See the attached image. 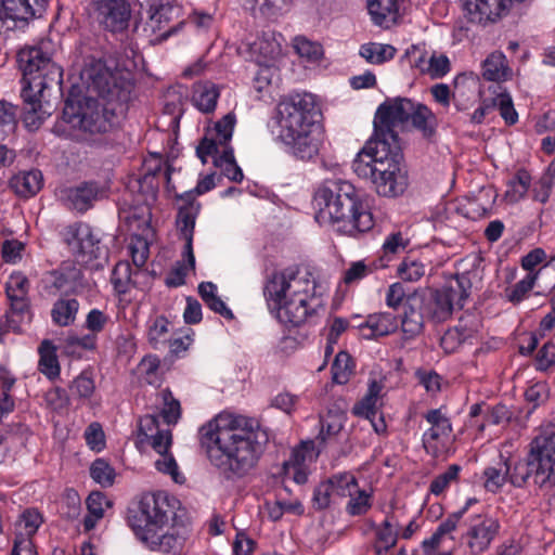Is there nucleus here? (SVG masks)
<instances>
[{
    "label": "nucleus",
    "instance_id": "obj_22",
    "mask_svg": "<svg viewBox=\"0 0 555 555\" xmlns=\"http://www.w3.org/2000/svg\"><path fill=\"white\" fill-rule=\"evenodd\" d=\"M459 526V514H450L443 521L439 524L436 531L429 539L422 543L425 555H433L436 551L454 545V537L452 533Z\"/></svg>",
    "mask_w": 555,
    "mask_h": 555
},
{
    "label": "nucleus",
    "instance_id": "obj_51",
    "mask_svg": "<svg viewBox=\"0 0 555 555\" xmlns=\"http://www.w3.org/2000/svg\"><path fill=\"white\" fill-rule=\"evenodd\" d=\"M42 519L38 512L34 509H26L22 516L21 520L17 522V528L21 532L16 533V535H24L31 538L38 530Z\"/></svg>",
    "mask_w": 555,
    "mask_h": 555
},
{
    "label": "nucleus",
    "instance_id": "obj_64",
    "mask_svg": "<svg viewBox=\"0 0 555 555\" xmlns=\"http://www.w3.org/2000/svg\"><path fill=\"white\" fill-rule=\"evenodd\" d=\"M87 444L92 450L100 451L104 447V433L99 423H92L88 426L85 433Z\"/></svg>",
    "mask_w": 555,
    "mask_h": 555
},
{
    "label": "nucleus",
    "instance_id": "obj_11",
    "mask_svg": "<svg viewBox=\"0 0 555 555\" xmlns=\"http://www.w3.org/2000/svg\"><path fill=\"white\" fill-rule=\"evenodd\" d=\"M414 102L406 98L386 100L382 103L374 118L375 141H385L390 146L400 145L395 128L410 120Z\"/></svg>",
    "mask_w": 555,
    "mask_h": 555
},
{
    "label": "nucleus",
    "instance_id": "obj_30",
    "mask_svg": "<svg viewBox=\"0 0 555 555\" xmlns=\"http://www.w3.org/2000/svg\"><path fill=\"white\" fill-rule=\"evenodd\" d=\"M425 418L431 425L423 435L424 447L428 449V443L431 440H438L440 437L449 436L452 431V426L449 418L442 414L440 409L428 411Z\"/></svg>",
    "mask_w": 555,
    "mask_h": 555
},
{
    "label": "nucleus",
    "instance_id": "obj_15",
    "mask_svg": "<svg viewBox=\"0 0 555 555\" xmlns=\"http://www.w3.org/2000/svg\"><path fill=\"white\" fill-rule=\"evenodd\" d=\"M179 199L184 202L180 207L177 223L181 228L182 235L185 240L184 254L188 258L190 268H194L195 258L192 248L193 231L195 227V219L199 211L201 205L194 199V191H188L178 196Z\"/></svg>",
    "mask_w": 555,
    "mask_h": 555
},
{
    "label": "nucleus",
    "instance_id": "obj_62",
    "mask_svg": "<svg viewBox=\"0 0 555 555\" xmlns=\"http://www.w3.org/2000/svg\"><path fill=\"white\" fill-rule=\"evenodd\" d=\"M409 244V240L404 238L400 232L389 234L384 244V255H395L405 249Z\"/></svg>",
    "mask_w": 555,
    "mask_h": 555
},
{
    "label": "nucleus",
    "instance_id": "obj_45",
    "mask_svg": "<svg viewBox=\"0 0 555 555\" xmlns=\"http://www.w3.org/2000/svg\"><path fill=\"white\" fill-rule=\"evenodd\" d=\"M90 475L92 479L100 483L102 487H111L114 483L115 470L114 468L103 459H96L91 467Z\"/></svg>",
    "mask_w": 555,
    "mask_h": 555
},
{
    "label": "nucleus",
    "instance_id": "obj_37",
    "mask_svg": "<svg viewBox=\"0 0 555 555\" xmlns=\"http://www.w3.org/2000/svg\"><path fill=\"white\" fill-rule=\"evenodd\" d=\"M482 76L489 81L504 80L508 76L509 68L506 65L505 55L502 52L491 53L482 63Z\"/></svg>",
    "mask_w": 555,
    "mask_h": 555
},
{
    "label": "nucleus",
    "instance_id": "obj_18",
    "mask_svg": "<svg viewBox=\"0 0 555 555\" xmlns=\"http://www.w3.org/2000/svg\"><path fill=\"white\" fill-rule=\"evenodd\" d=\"M94 3L105 29L119 33L128 27L130 5L127 0H94Z\"/></svg>",
    "mask_w": 555,
    "mask_h": 555
},
{
    "label": "nucleus",
    "instance_id": "obj_14",
    "mask_svg": "<svg viewBox=\"0 0 555 555\" xmlns=\"http://www.w3.org/2000/svg\"><path fill=\"white\" fill-rule=\"evenodd\" d=\"M106 196V188L96 181H85L61 191V199L65 206L79 214L88 211Z\"/></svg>",
    "mask_w": 555,
    "mask_h": 555
},
{
    "label": "nucleus",
    "instance_id": "obj_3",
    "mask_svg": "<svg viewBox=\"0 0 555 555\" xmlns=\"http://www.w3.org/2000/svg\"><path fill=\"white\" fill-rule=\"evenodd\" d=\"M184 513L180 502L159 491L144 494L129 517L135 538L150 551L182 555L185 542Z\"/></svg>",
    "mask_w": 555,
    "mask_h": 555
},
{
    "label": "nucleus",
    "instance_id": "obj_54",
    "mask_svg": "<svg viewBox=\"0 0 555 555\" xmlns=\"http://www.w3.org/2000/svg\"><path fill=\"white\" fill-rule=\"evenodd\" d=\"M349 498L350 500L346 506V509L352 516L363 515L371 507L370 494L365 490L358 488V492Z\"/></svg>",
    "mask_w": 555,
    "mask_h": 555
},
{
    "label": "nucleus",
    "instance_id": "obj_7",
    "mask_svg": "<svg viewBox=\"0 0 555 555\" xmlns=\"http://www.w3.org/2000/svg\"><path fill=\"white\" fill-rule=\"evenodd\" d=\"M17 63L23 73V119L29 130H36L49 115L41 103L44 91L53 87L61 88L63 69L43 50V43L22 49L17 54Z\"/></svg>",
    "mask_w": 555,
    "mask_h": 555
},
{
    "label": "nucleus",
    "instance_id": "obj_2",
    "mask_svg": "<svg viewBox=\"0 0 555 555\" xmlns=\"http://www.w3.org/2000/svg\"><path fill=\"white\" fill-rule=\"evenodd\" d=\"M199 440L219 474L236 480L256 467L269 437L254 418L219 414L201 427Z\"/></svg>",
    "mask_w": 555,
    "mask_h": 555
},
{
    "label": "nucleus",
    "instance_id": "obj_36",
    "mask_svg": "<svg viewBox=\"0 0 555 555\" xmlns=\"http://www.w3.org/2000/svg\"><path fill=\"white\" fill-rule=\"evenodd\" d=\"M79 309V302L75 298H60L52 308L51 317L59 326L72 324Z\"/></svg>",
    "mask_w": 555,
    "mask_h": 555
},
{
    "label": "nucleus",
    "instance_id": "obj_39",
    "mask_svg": "<svg viewBox=\"0 0 555 555\" xmlns=\"http://www.w3.org/2000/svg\"><path fill=\"white\" fill-rule=\"evenodd\" d=\"M345 414L343 412L328 411V413L321 418V430L317 437L321 444H325L328 440L336 437L344 427Z\"/></svg>",
    "mask_w": 555,
    "mask_h": 555
},
{
    "label": "nucleus",
    "instance_id": "obj_19",
    "mask_svg": "<svg viewBox=\"0 0 555 555\" xmlns=\"http://www.w3.org/2000/svg\"><path fill=\"white\" fill-rule=\"evenodd\" d=\"M531 459L539 463L540 469L552 479L555 486V431L538 436L530 444Z\"/></svg>",
    "mask_w": 555,
    "mask_h": 555
},
{
    "label": "nucleus",
    "instance_id": "obj_47",
    "mask_svg": "<svg viewBox=\"0 0 555 555\" xmlns=\"http://www.w3.org/2000/svg\"><path fill=\"white\" fill-rule=\"evenodd\" d=\"M17 107L7 101H0V138L15 130Z\"/></svg>",
    "mask_w": 555,
    "mask_h": 555
},
{
    "label": "nucleus",
    "instance_id": "obj_50",
    "mask_svg": "<svg viewBox=\"0 0 555 555\" xmlns=\"http://www.w3.org/2000/svg\"><path fill=\"white\" fill-rule=\"evenodd\" d=\"M492 105L494 106V109H499L500 115L502 116L506 124L514 125L517 121L518 114L514 108L513 101L509 94L500 93L495 99H493Z\"/></svg>",
    "mask_w": 555,
    "mask_h": 555
},
{
    "label": "nucleus",
    "instance_id": "obj_57",
    "mask_svg": "<svg viewBox=\"0 0 555 555\" xmlns=\"http://www.w3.org/2000/svg\"><path fill=\"white\" fill-rule=\"evenodd\" d=\"M250 51L254 54H259L263 60H271L279 53L280 49L279 44L263 36L250 44Z\"/></svg>",
    "mask_w": 555,
    "mask_h": 555
},
{
    "label": "nucleus",
    "instance_id": "obj_49",
    "mask_svg": "<svg viewBox=\"0 0 555 555\" xmlns=\"http://www.w3.org/2000/svg\"><path fill=\"white\" fill-rule=\"evenodd\" d=\"M131 281V268L128 262H119L115 266L111 282L114 288L119 294H126L128 292V285Z\"/></svg>",
    "mask_w": 555,
    "mask_h": 555
},
{
    "label": "nucleus",
    "instance_id": "obj_41",
    "mask_svg": "<svg viewBox=\"0 0 555 555\" xmlns=\"http://www.w3.org/2000/svg\"><path fill=\"white\" fill-rule=\"evenodd\" d=\"M95 391L92 375L83 371L69 385V397L79 400L90 399Z\"/></svg>",
    "mask_w": 555,
    "mask_h": 555
},
{
    "label": "nucleus",
    "instance_id": "obj_10",
    "mask_svg": "<svg viewBox=\"0 0 555 555\" xmlns=\"http://www.w3.org/2000/svg\"><path fill=\"white\" fill-rule=\"evenodd\" d=\"M469 280L465 276L456 278L454 284L435 289L427 297H423V309L426 318L435 323L447 321L453 313L454 307H463V302L468 297L467 287Z\"/></svg>",
    "mask_w": 555,
    "mask_h": 555
},
{
    "label": "nucleus",
    "instance_id": "obj_40",
    "mask_svg": "<svg viewBox=\"0 0 555 555\" xmlns=\"http://www.w3.org/2000/svg\"><path fill=\"white\" fill-rule=\"evenodd\" d=\"M382 389V383L372 380L366 396L353 406V413L366 418L374 417L376 415V401Z\"/></svg>",
    "mask_w": 555,
    "mask_h": 555
},
{
    "label": "nucleus",
    "instance_id": "obj_13",
    "mask_svg": "<svg viewBox=\"0 0 555 555\" xmlns=\"http://www.w3.org/2000/svg\"><path fill=\"white\" fill-rule=\"evenodd\" d=\"M48 0H1L0 23L8 30L23 29L46 12Z\"/></svg>",
    "mask_w": 555,
    "mask_h": 555
},
{
    "label": "nucleus",
    "instance_id": "obj_20",
    "mask_svg": "<svg viewBox=\"0 0 555 555\" xmlns=\"http://www.w3.org/2000/svg\"><path fill=\"white\" fill-rule=\"evenodd\" d=\"M479 321L475 317L461 318L459 325L449 328L440 338V346L446 353L455 352L461 345L473 338L478 332Z\"/></svg>",
    "mask_w": 555,
    "mask_h": 555
},
{
    "label": "nucleus",
    "instance_id": "obj_26",
    "mask_svg": "<svg viewBox=\"0 0 555 555\" xmlns=\"http://www.w3.org/2000/svg\"><path fill=\"white\" fill-rule=\"evenodd\" d=\"M29 288L28 279L22 273H13L10 275L7 284L5 292L8 299L10 300L11 309L14 312H26L27 294Z\"/></svg>",
    "mask_w": 555,
    "mask_h": 555
},
{
    "label": "nucleus",
    "instance_id": "obj_27",
    "mask_svg": "<svg viewBox=\"0 0 555 555\" xmlns=\"http://www.w3.org/2000/svg\"><path fill=\"white\" fill-rule=\"evenodd\" d=\"M367 10L373 22L384 28H389L399 18L398 0H367Z\"/></svg>",
    "mask_w": 555,
    "mask_h": 555
},
{
    "label": "nucleus",
    "instance_id": "obj_63",
    "mask_svg": "<svg viewBox=\"0 0 555 555\" xmlns=\"http://www.w3.org/2000/svg\"><path fill=\"white\" fill-rule=\"evenodd\" d=\"M537 367L541 371L547 370L555 363V344L547 341L537 353Z\"/></svg>",
    "mask_w": 555,
    "mask_h": 555
},
{
    "label": "nucleus",
    "instance_id": "obj_38",
    "mask_svg": "<svg viewBox=\"0 0 555 555\" xmlns=\"http://www.w3.org/2000/svg\"><path fill=\"white\" fill-rule=\"evenodd\" d=\"M396 51V48L390 44L370 42L361 46L360 55L371 64H383L392 60Z\"/></svg>",
    "mask_w": 555,
    "mask_h": 555
},
{
    "label": "nucleus",
    "instance_id": "obj_9",
    "mask_svg": "<svg viewBox=\"0 0 555 555\" xmlns=\"http://www.w3.org/2000/svg\"><path fill=\"white\" fill-rule=\"evenodd\" d=\"M375 171L372 183L378 195L389 198L402 195L409 181L401 145L375 141Z\"/></svg>",
    "mask_w": 555,
    "mask_h": 555
},
{
    "label": "nucleus",
    "instance_id": "obj_44",
    "mask_svg": "<svg viewBox=\"0 0 555 555\" xmlns=\"http://www.w3.org/2000/svg\"><path fill=\"white\" fill-rule=\"evenodd\" d=\"M353 371L352 360L349 353L340 351L336 354L332 365V377L336 384H346Z\"/></svg>",
    "mask_w": 555,
    "mask_h": 555
},
{
    "label": "nucleus",
    "instance_id": "obj_34",
    "mask_svg": "<svg viewBox=\"0 0 555 555\" xmlns=\"http://www.w3.org/2000/svg\"><path fill=\"white\" fill-rule=\"evenodd\" d=\"M39 370L49 379L60 375V364L56 356V348L50 340H43L39 347Z\"/></svg>",
    "mask_w": 555,
    "mask_h": 555
},
{
    "label": "nucleus",
    "instance_id": "obj_16",
    "mask_svg": "<svg viewBox=\"0 0 555 555\" xmlns=\"http://www.w3.org/2000/svg\"><path fill=\"white\" fill-rule=\"evenodd\" d=\"M539 463H535L531 455L525 460L515 462L513 465L509 463L508 480L515 487H522L528 483L529 480L538 486L542 490H550L554 486L550 475H545L543 469H540Z\"/></svg>",
    "mask_w": 555,
    "mask_h": 555
},
{
    "label": "nucleus",
    "instance_id": "obj_28",
    "mask_svg": "<svg viewBox=\"0 0 555 555\" xmlns=\"http://www.w3.org/2000/svg\"><path fill=\"white\" fill-rule=\"evenodd\" d=\"M220 90L211 81H199L193 87L192 102L201 112L208 114L216 109Z\"/></svg>",
    "mask_w": 555,
    "mask_h": 555
},
{
    "label": "nucleus",
    "instance_id": "obj_55",
    "mask_svg": "<svg viewBox=\"0 0 555 555\" xmlns=\"http://www.w3.org/2000/svg\"><path fill=\"white\" fill-rule=\"evenodd\" d=\"M334 495L333 486L327 480L321 482L313 491V507L319 511L327 508Z\"/></svg>",
    "mask_w": 555,
    "mask_h": 555
},
{
    "label": "nucleus",
    "instance_id": "obj_58",
    "mask_svg": "<svg viewBox=\"0 0 555 555\" xmlns=\"http://www.w3.org/2000/svg\"><path fill=\"white\" fill-rule=\"evenodd\" d=\"M537 274H527L525 279L517 282L514 287L507 294V297L513 302H519L522 300L525 295L532 289Z\"/></svg>",
    "mask_w": 555,
    "mask_h": 555
},
{
    "label": "nucleus",
    "instance_id": "obj_4",
    "mask_svg": "<svg viewBox=\"0 0 555 555\" xmlns=\"http://www.w3.org/2000/svg\"><path fill=\"white\" fill-rule=\"evenodd\" d=\"M317 282L307 269L287 268L275 272L266 283L263 294L268 306L281 323L300 326L321 306L315 297Z\"/></svg>",
    "mask_w": 555,
    "mask_h": 555
},
{
    "label": "nucleus",
    "instance_id": "obj_6",
    "mask_svg": "<svg viewBox=\"0 0 555 555\" xmlns=\"http://www.w3.org/2000/svg\"><path fill=\"white\" fill-rule=\"evenodd\" d=\"M315 220L335 227L336 231L354 235L374 227L372 214L359 201L356 188L341 179H327L313 196Z\"/></svg>",
    "mask_w": 555,
    "mask_h": 555
},
{
    "label": "nucleus",
    "instance_id": "obj_52",
    "mask_svg": "<svg viewBox=\"0 0 555 555\" xmlns=\"http://www.w3.org/2000/svg\"><path fill=\"white\" fill-rule=\"evenodd\" d=\"M450 72V61L447 55L435 53L427 61L426 69H423V74L429 75L431 78H442Z\"/></svg>",
    "mask_w": 555,
    "mask_h": 555
},
{
    "label": "nucleus",
    "instance_id": "obj_61",
    "mask_svg": "<svg viewBox=\"0 0 555 555\" xmlns=\"http://www.w3.org/2000/svg\"><path fill=\"white\" fill-rule=\"evenodd\" d=\"M554 184V175H543L533 189V198L542 204L546 203Z\"/></svg>",
    "mask_w": 555,
    "mask_h": 555
},
{
    "label": "nucleus",
    "instance_id": "obj_33",
    "mask_svg": "<svg viewBox=\"0 0 555 555\" xmlns=\"http://www.w3.org/2000/svg\"><path fill=\"white\" fill-rule=\"evenodd\" d=\"M295 0H249V10L254 16L275 18L286 12Z\"/></svg>",
    "mask_w": 555,
    "mask_h": 555
},
{
    "label": "nucleus",
    "instance_id": "obj_48",
    "mask_svg": "<svg viewBox=\"0 0 555 555\" xmlns=\"http://www.w3.org/2000/svg\"><path fill=\"white\" fill-rule=\"evenodd\" d=\"M163 399L162 416L167 424H176L181 415L180 402L173 398L172 392L167 388L160 392Z\"/></svg>",
    "mask_w": 555,
    "mask_h": 555
},
{
    "label": "nucleus",
    "instance_id": "obj_32",
    "mask_svg": "<svg viewBox=\"0 0 555 555\" xmlns=\"http://www.w3.org/2000/svg\"><path fill=\"white\" fill-rule=\"evenodd\" d=\"M409 121H411L413 127L420 130L425 138H431L436 133V116L426 105L414 103Z\"/></svg>",
    "mask_w": 555,
    "mask_h": 555
},
{
    "label": "nucleus",
    "instance_id": "obj_42",
    "mask_svg": "<svg viewBox=\"0 0 555 555\" xmlns=\"http://www.w3.org/2000/svg\"><path fill=\"white\" fill-rule=\"evenodd\" d=\"M327 481L333 486V492L336 496L347 498L358 492V481L350 473L336 474L328 478Z\"/></svg>",
    "mask_w": 555,
    "mask_h": 555
},
{
    "label": "nucleus",
    "instance_id": "obj_8",
    "mask_svg": "<svg viewBox=\"0 0 555 555\" xmlns=\"http://www.w3.org/2000/svg\"><path fill=\"white\" fill-rule=\"evenodd\" d=\"M235 122L236 117L233 113H228L218 120L214 129L208 130L201 140L196 155L203 164L211 156L214 165L219 167L225 177L234 182H241L244 176L235 162L233 149L229 145Z\"/></svg>",
    "mask_w": 555,
    "mask_h": 555
},
{
    "label": "nucleus",
    "instance_id": "obj_53",
    "mask_svg": "<svg viewBox=\"0 0 555 555\" xmlns=\"http://www.w3.org/2000/svg\"><path fill=\"white\" fill-rule=\"evenodd\" d=\"M461 467L456 464L450 465L448 469L438 475L430 483V492L435 495L441 494L449 485L457 479Z\"/></svg>",
    "mask_w": 555,
    "mask_h": 555
},
{
    "label": "nucleus",
    "instance_id": "obj_21",
    "mask_svg": "<svg viewBox=\"0 0 555 555\" xmlns=\"http://www.w3.org/2000/svg\"><path fill=\"white\" fill-rule=\"evenodd\" d=\"M423 306L424 299L417 294L410 296L404 305L401 327L409 338L420 335L423 331L424 320L427 319Z\"/></svg>",
    "mask_w": 555,
    "mask_h": 555
},
{
    "label": "nucleus",
    "instance_id": "obj_59",
    "mask_svg": "<svg viewBox=\"0 0 555 555\" xmlns=\"http://www.w3.org/2000/svg\"><path fill=\"white\" fill-rule=\"evenodd\" d=\"M155 467L160 473L169 474L176 482H180L178 465L170 453L166 452L159 454V459L155 461Z\"/></svg>",
    "mask_w": 555,
    "mask_h": 555
},
{
    "label": "nucleus",
    "instance_id": "obj_46",
    "mask_svg": "<svg viewBox=\"0 0 555 555\" xmlns=\"http://www.w3.org/2000/svg\"><path fill=\"white\" fill-rule=\"evenodd\" d=\"M398 275L404 282H416L425 274V266L416 259L406 257L398 267Z\"/></svg>",
    "mask_w": 555,
    "mask_h": 555
},
{
    "label": "nucleus",
    "instance_id": "obj_29",
    "mask_svg": "<svg viewBox=\"0 0 555 555\" xmlns=\"http://www.w3.org/2000/svg\"><path fill=\"white\" fill-rule=\"evenodd\" d=\"M398 328L396 315L390 312L374 313L367 317L362 331L369 330L370 334H364L367 338L386 336Z\"/></svg>",
    "mask_w": 555,
    "mask_h": 555
},
{
    "label": "nucleus",
    "instance_id": "obj_31",
    "mask_svg": "<svg viewBox=\"0 0 555 555\" xmlns=\"http://www.w3.org/2000/svg\"><path fill=\"white\" fill-rule=\"evenodd\" d=\"M353 172L363 179L370 178L373 182L375 177V138L366 142L362 151L352 162Z\"/></svg>",
    "mask_w": 555,
    "mask_h": 555
},
{
    "label": "nucleus",
    "instance_id": "obj_5",
    "mask_svg": "<svg viewBox=\"0 0 555 555\" xmlns=\"http://www.w3.org/2000/svg\"><path fill=\"white\" fill-rule=\"evenodd\" d=\"M319 115L315 99L310 93L291 95L276 105L274 119L279 126V139L295 157L309 160L319 153Z\"/></svg>",
    "mask_w": 555,
    "mask_h": 555
},
{
    "label": "nucleus",
    "instance_id": "obj_23",
    "mask_svg": "<svg viewBox=\"0 0 555 555\" xmlns=\"http://www.w3.org/2000/svg\"><path fill=\"white\" fill-rule=\"evenodd\" d=\"M464 9L473 23L495 21L506 12L504 0H464Z\"/></svg>",
    "mask_w": 555,
    "mask_h": 555
},
{
    "label": "nucleus",
    "instance_id": "obj_25",
    "mask_svg": "<svg viewBox=\"0 0 555 555\" xmlns=\"http://www.w3.org/2000/svg\"><path fill=\"white\" fill-rule=\"evenodd\" d=\"M79 279L80 270L72 263H64L57 270L47 274L46 283L55 292L68 293L75 289Z\"/></svg>",
    "mask_w": 555,
    "mask_h": 555
},
{
    "label": "nucleus",
    "instance_id": "obj_43",
    "mask_svg": "<svg viewBox=\"0 0 555 555\" xmlns=\"http://www.w3.org/2000/svg\"><path fill=\"white\" fill-rule=\"evenodd\" d=\"M509 463L500 462L498 466H491L485 469V487L491 491H498L506 480H508Z\"/></svg>",
    "mask_w": 555,
    "mask_h": 555
},
{
    "label": "nucleus",
    "instance_id": "obj_17",
    "mask_svg": "<svg viewBox=\"0 0 555 555\" xmlns=\"http://www.w3.org/2000/svg\"><path fill=\"white\" fill-rule=\"evenodd\" d=\"M67 244L73 254L82 262L96 259L101 255L100 240H98L88 224H78L70 230Z\"/></svg>",
    "mask_w": 555,
    "mask_h": 555
},
{
    "label": "nucleus",
    "instance_id": "obj_60",
    "mask_svg": "<svg viewBox=\"0 0 555 555\" xmlns=\"http://www.w3.org/2000/svg\"><path fill=\"white\" fill-rule=\"evenodd\" d=\"M109 317L99 309H92L88 313L85 322V326L92 333H100L104 330L108 323Z\"/></svg>",
    "mask_w": 555,
    "mask_h": 555
},
{
    "label": "nucleus",
    "instance_id": "obj_35",
    "mask_svg": "<svg viewBox=\"0 0 555 555\" xmlns=\"http://www.w3.org/2000/svg\"><path fill=\"white\" fill-rule=\"evenodd\" d=\"M88 515L83 519V527L86 531L92 530L96 522L104 515V506H108L109 502L105 495L100 491H93L86 500Z\"/></svg>",
    "mask_w": 555,
    "mask_h": 555
},
{
    "label": "nucleus",
    "instance_id": "obj_56",
    "mask_svg": "<svg viewBox=\"0 0 555 555\" xmlns=\"http://www.w3.org/2000/svg\"><path fill=\"white\" fill-rule=\"evenodd\" d=\"M172 11V8L168 4H160L156 8L151 7L150 9V21L149 26L153 31L162 30L163 23L169 22V13Z\"/></svg>",
    "mask_w": 555,
    "mask_h": 555
},
{
    "label": "nucleus",
    "instance_id": "obj_12",
    "mask_svg": "<svg viewBox=\"0 0 555 555\" xmlns=\"http://www.w3.org/2000/svg\"><path fill=\"white\" fill-rule=\"evenodd\" d=\"M466 530L461 540L470 555L486 553L500 533V521L489 514H474L465 518Z\"/></svg>",
    "mask_w": 555,
    "mask_h": 555
},
{
    "label": "nucleus",
    "instance_id": "obj_1",
    "mask_svg": "<svg viewBox=\"0 0 555 555\" xmlns=\"http://www.w3.org/2000/svg\"><path fill=\"white\" fill-rule=\"evenodd\" d=\"M81 79L89 92L96 93L106 103L92 98L75 101L69 96L63 108V120L80 132L81 140L96 141L98 135L111 132L125 113L133 89V75L114 61L90 57L81 70Z\"/></svg>",
    "mask_w": 555,
    "mask_h": 555
},
{
    "label": "nucleus",
    "instance_id": "obj_24",
    "mask_svg": "<svg viewBox=\"0 0 555 555\" xmlns=\"http://www.w3.org/2000/svg\"><path fill=\"white\" fill-rule=\"evenodd\" d=\"M9 185L17 196L28 198L41 190L43 177L38 169L20 171L10 179Z\"/></svg>",
    "mask_w": 555,
    "mask_h": 555
}]
</instances>
